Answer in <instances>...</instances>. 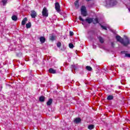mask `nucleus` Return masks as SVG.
Segmentation results:
<instances>
[{
	"label": "nucleus",
	"mask_w": 130,
	"mask_h": 130,
	"mask_svg": "<svg viewBox=\"0 0 130 130\" xmlns=\"http://www.w3.org/2000/svg\"><path fill=\"white\" fill-rule=\"evenodd\" d=\"M49 73L50 74H56V71L52 68L49 69Z\"/></svg>",
	"instance_id": "obj_8"
},
{
	"label": "nucleus",
	"mask_w": 130,
	"mask_h": 130,
	"mask_svg": "<svg viewBox=\"0 0 130 130\" xmlns=\"http://www.w3.org/2000/svg\"><path fill=\"white\" fill-rule=\"evenodd\" d=\"M26 27L27 29H29V28H31V22H28L26 24Z\"/></svg>",
	"instance_id": "obj_19"
},
{
	"label": "nucleus",
	"mask_w": 130,
	"mask_h": 130,
	"mask_svg": "<svg viewBox=\"0 0 130 130\" xmlns=\"http://www.w3.org/2000/svg\"><path fill=\"white\" fill-rule=\"evenodd\" d=\"M101 25V27L104 29V30H107V28L106 27V26H104L101 24H100Z\"/></svg>",
	"instance_id": "obj_22"
},
{
	"label": "nucleus",
	"mask_w": 130,
	"mask_h": 130,
	"mask_svg": "<svg viewBox=\"0 0 130 130\" xmlns=\"http://www.w3.org/2000/svg\"><path fill=\"white\" fill-rule=\"evenodd\" d=\"M52 101H53L52 99H49V100L47 102V105L48 106H50V105H51V104H52Z\"/></svg>",
	"instance_id": "obj_11"
},
{
	"label": "nucleus",
	"mask_w": 130,
	"mask_h": 130,
	"mask_svg": "<svg viewBox=\"0 0 130 130\" xmlns=\"http://www.w3.org/2000/svg\"><path fill=\"white\" fill-rule=\"evenodd\" d=\"M69 46L70 48H74V44H73L72 43H70Z\"/></svg>",
	"instance_id": "obj_23"
},
{
	"label": "nucleus",
	"mask_w": 130,
	"mask_h": 130,
	"mask_svg": "<svg viewBox=\"0 0 130 130\" xmlns=\"http://www.w3.org/2000/svg\"><path fill=\"white\" fill-rule=\"evenodd\" d=\"M98 23H99V20H98V18H95L94 21L93 22V23L95 25L96 24H98Z\"/></svg>",
	"instance_id": "obj_16"
},
{
	"label": "nucleus",
	"mask_w": 130,
	"mask_h": 130,
	"mask_svg": "<svg viewBox=\"0 0 130 130\" xmlns=\"http://www.w3.org/2000/svg\"><path fill=\"white\" fill-rule=\"evenodd\" d=\"M81 120V118H76L74 120V123L76 124L80 123Z\"/></svg>",
	"instance_id": "obj_7"
},
{
	"label": "nucleus",
	"mask_w": 130,
	"mask_h": 130,
	"mask_svg": "<svg viewBox=\"0 0 130 130\" xmlns=\"http://www.w3.org/2000/svg\"><path fill=\"white\" fill-rule=\"evenodd\" d=\"M30 16L32 19H35L37 17V13L34 10L30 11Z\"/></svg>",
	"instance_id": "obj_5"
},
{
	"label": "nucleus",
	"mask_w": 130,
	"mask_h": 130,
	"mask_svg": "<svg viewBox=\"0 0 130 130\" xmlns=\"http://www.w3.org/2000/svg\"><path fill=\"white\" fill-rule=\"evenodd\" d=\"M8 0H3L2 3H3L4 6L7 4V2Z\"/></svg>",
	"instance_id": "obj_26"
},
{
	"label": "nucleus",
	"mask_w": 130,
	"mask_h": 130,
	"mask_svg": "<svg viewBox=\"0 0 130 130\" xmlns=\"http://www.w3.org/2000/svg\"><path fill=\"white\" fill-rule=\"evenodd\" d=\"M85 21L88 24H91V23L93 22V18H87L85 19Z\"/></svg>",
	"instance_id": "obj_6"
},
{
	"label": "nucleus",
	"mask_w": 130,
	"mask_h": 130,
	"mask_svg": "<svg viewBox=\"0 0 130 130\" xmlns=\"http://www.w3.org/2000/svg\"><path fill=\"white\" fill-rule=\"evenodd\" d=\"M125 56H126V57H130V54L125 53Z\"/></svg>",
	"instance_id": "obj_27"
},
{
	"label": "nucleus",
	"mask_w": 130,
	"mask_h": 130,
	"mask_svg": "<svg viewBox=\"0 0 130 130\" xmlns=\"http://www.w3.org/2000/svg\"><path fill=\"white\" fill-rule=\"evenodd\" d=\"M86 69L87 70V71H88V72H91L92 71V68L90 66H86Z\"/></svg>",
	"instance_id": "obj_18"
},
{
	"label": "nucleus",
	"mask_w": 130,
	"mask_h": 130,
	"mask_svg": "<svg viewBox=\"0 0 130 130\" xmlns=\"http://www.w3.org/2000/svg\"><path fill=\"white\" fill-rule=\"evenodd\" d=\"M88 128L89 129H93V128H94V125L90 124V125H88Z\"/></svg>",
	"instance_id": "obj_20"
},
{
	"label": "nucleus",
	"mask_w": 130,
	"mask_h": 130,
	"mask_svg": "<svg viewBox=\"0 0 130 130\" xmlns=\"http://www.w3.org/2000/svg\"><path fill=\"white\" fill-rule=\"evenodd\" d=\"M79 0H76L75 2V6L76 9H78L80 5H79Z\"/></svg>",
	"instance_id": "obj_14"
},
{
	"label": "nucleus",
	"mask_w": 130,
	"mask_h": 130,
	"mask_svg": "<svg viewBox=\"0 0 130 130\" xmlns=\"http://www.w3.org/2000/svg\"><path fill=\"white\" fill-rule=\"evenodd\" d=\"M116 39L117 41L121 43L124 46H126L129 44V40L128 39H125L124 41L123 39H122L120 36H117L116 37Z\"/></svg>",
	"instance_id": "obj_1"
},
{
	"label": "nucleus",
	"mask_w": 130,
	"mask_h": 130,
	"mask_svg": "<svg viewBox=\"0 0 130 130\" xmlns=\"http://www.w3.org/2000/svg\"><path fill=\"white\" fill-rule=\"evenodd\" d=\"M12 19L13 21H17L18 20V17L16 15H13L12 16Z\"/></svg>",
	"instance_id": "obj_17"
},
{
	"label": "nucleus",
	"mask_w": 130,
	"mask_h": 130,
	"mask_svg": "<svg viewBox=\"0 0 130 130\" xmlns=\"http://www.w3.org/2000/svg\"><path fill=\"white\" fill-rule=\"evenodd\" d=\"M46 41V39H45V38H44V37H41L40 38V41L42 43H44V42H45Z\"/></svg>",
	"instance_id": "obj_9"
},
{
	"label": "nucleus",
	"mask_w": 130,
	"mask_h": 130,
	"mask_svg": "<svg viewBox=\"0 0 130 130\" xmlns=\"http://www.w3.org/2000/svg\"><path fill=\"white\" fill-rule=\"evenodd\" d=\"M57 47H60V46H61V43H60V42H58L57 43Z\"/></svg>",
	"instance_id": "obj_24"
},
{
	"label": "nucleus",
	"mask_w": 130,
	"mask_h": 130,
	"mask_svg": "<svg viewBox=\"0 0 130 130\" xmlns=\"http://www.w3.org/2000/svg\"><path fill=\"white\" fill-rule=\"evenodd\" d=\"M79 19L80 21H82V22H85V20H83L81 16H79Z\"/></svg>",
	"instance_id": "obj_25"
},
{
	"label": "nucleus",
	"mask_w": 130,
	"mask_h": 130,
	"mask_svg": "<svg viewBox=\"0 0 130 130\" xmlns=\"http://www.w3.org/2000/svg\"><path fill=\"white\" fill-rule=\"evenodd\" d=\"M56 39V36L52 35L51 36H50V40H51V41H53Z\"/></svg>",
	"instance_id": "obj_13"
},
{
	"label": "nucleus",
	"mask_w": 130,
	"mask_h": 130,
	"mask_svg": "<svg viewBox=\"0 0 130 130\" xmlns=\"http://www.w3.org/2000/svg\"><path fill=\"white\" fill-rule=\"evenodd\" d=\"M27 21H28V19H27V18H24L22 22H21V24L22 25V26H24V25H25L26 24V22H27Z\"/></svg>",
	"instance_id": "obj_12"
},
{
	"label": "nucleus",
	"mask_w": 130,
	"mask_h": 130,
	"mask_svg": "<svg viewBox=\"0 0 130 130\" xmlns=\"http://www.w3.org/2000/svg\"><path fill=\"white\" fill-rule=\"evenodd\" d=\"M87 2H89V1H91V0H86Z\"/></svg>",
	"instance_id": "obj_31"
},
{
	"label": "nucleus",
	"mask_w": 130,
	"mask_h": 130,
	"mask_svg": "<svg viewBox=\"0 0 130 130\" xmlns=\"http://www.w3.org/2000/svg\"><path fill=\"white\" fill-rule=\"evenodd\" d=\"M98 39H99L100 42L102 44L104 43V39H103V38H102V37L101 36L98 37Z\"/></svg>",
	"instance_id": "obj_10"
},
{
	"label": "nucleus",
	"mask_w": 130,
	"mask_h": 130,
	"mask_svg": "<svg viewBox=\"0 0 130 130\" xmlns=\"http://www.w3.org/2000/svg\"><path fill=\"white\" fill-rule=\"evenodd\" d=\"M81 15L83 16V17H86L87 16V9H86V7L83 6L81 9Z\"/></svg>",
	"instance_id": "obj_2"
},
{
	"label": "nucleus",
	"mask_w": 130,
	"mask_h": 130,
	"mask_svg": "<svg viewBox=\"0 0 130 130\" xmlns=\"http://www.w3.org/2000/svg\"><path fill=\"white\" fill-rule=\"evenodd\" d=\"M70 36H74V32H73V31H70Z\"/></svg>",
	"instance_id": "obj_28"
},
{
	"label": "nucleus",
	"mask_w": 130,
	"mask_h": 130,
	"mask_svg": "<svg viewBox=\"0 0 130 130\" xmlns=\"http://www.w3.org/2000/svg\"><path fill=\"white\" fill-rule=\"evenodd\" d=\"M107 100H112L113 99V95H109L107 98Z\"/></svg>",
	"instance_id": "obj_21"
},
{
	"label": "nucleus",
	"mask_w": 130,
	"mask_h": 130,
	"mask_svg": "<svg viewBox=\"0 0 130 130\" xmlns=\"http://www.w3.org/2000/svg\"><path fill=\"white\" fill-rule=\"evenodd\" d=\"M111 44H112V46L113 47V46H114V43H111Z\"/></svg>",
	"instance_id": "obj_29"
},
{
	"label": "nucleus",
	"mask_w": 130,
	"mask_h": 130,
	"mask_svg": "<svg viewBox=\"0 0 130 130\" xmlns=\"http://www.w3.org/2000/svg\"><path fill=\"white\" fill-rule=\"evenodd\" d=\"M39 101L41 102H44V101H45V97L44 96H40L39 98Z\"/></svg>",
	"instance_id": "obj_15"
},
{
	"label": "nucleus",
	"mask_w": 130,
	"mask_h": 130,
	"mask_svg": "<svg viewBox=\"0 0 130 130\" xmlns=\"http://www.w3.org/2000/svg\"><path fill=\"white\" fill-rule=\"evenodd\" d=\"M122 52H125V51Z\"/></svg>",
	"instance_id": "obj_32"
},
{
	"label": "nucleus",
	"mask_w": 130,
	"mask_h": 130,
	"mask_svg": "<svg viewBox=\"0 0 130 130\" xmlns=\"http://www.w3.org/2000/svg\"><path fill=\"white\" fill-rule=\"evenodd\" d=\"M42 14L43 17H48V10H47L46 7L43 8Z\"/></svg>",
	"instance_id": "obj_3"
},
{
	"label": "nucleus",
	"mask_w": 130,
	"mask_h": 130,
	"mask_svg": "<svg viewBox=\"0 0 130 130\" xmlns=\"http://www.w3.org/2000/svg\"><path fill=\"white\" fill-rule=\"evenodd\" d=\"M128 10L129 12H130V8H129L128 9Z\"/></svg>",
	"instance_id": "obj_30"
},
{
	"label": "nucleus",
	"mask_w": 130,
	"mask_h": 130,
	"mask_svg": "<svg viewBox=\"0 0 130 130\" xmlns=\"http://www.w3.org/2000/svg\"><path fill=\"white\" fill-rule=\"evenodd\" d=\"M55 9L58 13H59L60 12V5H59V3H56L55 4Z\"/></svg>",
	"instance_id": "obj_4"
}]
</instances>
